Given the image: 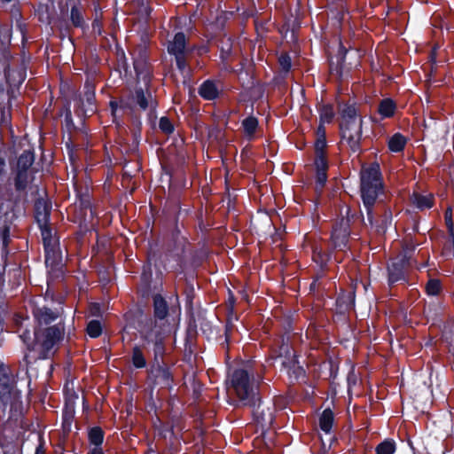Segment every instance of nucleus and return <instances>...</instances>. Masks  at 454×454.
<instances>
[{"label": "nucleus", "mask_w": 454, "mask_h": 454, "mask_svg": "<svg viewBox=\"0 0 454 454\" xmlns=\"http://www.w3.org/2000/svg\"><path fill=\"white\" fill-rule=\"evenodd\" d=\"M10 43L9 30L0 27V124L8 126L11 121L12 100L25 80L22 67L7 63L6 50Z\"/></svg>", "instance_id": "1"}, {"label": "nucleus", "mask_w": 454, "mask_h": 454, "mask_svg": "<svg viewBox=\"0 0 454 454\" xmlns=\"http://www.w3.org/2000/svg\"><path fill=\"white\" fill-rule=\"evenodd\" d=\"M50 207L43 200L35 203V219L41 230L45 249V263L48 267L55 268L61 264L63 255L59 248V239L53 230L48 225Z\"/></svg>", "instance_id": "2"}, {"label": "nucleus", "mask_w": 454, "mask_h": 454, "mask_svg": "<svg viewBox=\"0 0 454 454\" xmlns=\"http://www.w3.org/2000/svg\"><path fill=\"white\" fill-rule=\"evenodd\" d=\"M258 384L259 380L252 370L238 369L230 377L231 389L244 404H255Z\"/></svg>", "instance_id": "3"}, {"label": "nucleus", "mask_w": 454, "mask_h": 454, "mask_svg": "<svg viewBox=\"0 0 454 454\" xmlns=\"http://www.w3.org/2000/svg\"><path fill=\"white\" fill-rule=\"evenodd\" d=\"M381 187L380 166L372 164L364 168L361 171V195L367 208L373 205Z\"/></svg>", "instance_id": "4"}, {"label": "nucleus", "mask_w": 454, "mask_h": 454, "mask_svg": "<svg viewBox=\"0 0 454 454\" xmlns=\"http://www.w3.org/2000/svg\"><path fill=\"white\" fill-rule=\"evenodd\" d=\"M35 157L30 150L21 153L14 167V183L17 191L32 189L35 181V168L32 167Z\"/></svg>", "instance_id": "5"}, {"label": "nucleus", "mask_w": 454, "mask_h": 454, "mask_svg": "<svg viewBox=\"0 0 454 454\" xmlns=\"http://www.w3.org/2000/svg\"><path fill=\"white\" fill-rule=\"evenodd\" d=\"M21 209L20 203L11 199L4 200L0 204V237L4 246L7 245L10 228L14 219L21 213Z\"/></svg>", "instance_id": "6"}, {"label": "nucleus", "mask_w": 454, "mask_h": 454, "mask_svg": "<svg viewBox=\"0 0 454 454\" xmlns=\"http://www.w3.org/2000/svg\"><path fill=\"white\" fill-rule=\"evenodd\" d=\"M63 331L59 327L52 326L35 333V348L43 358L53 353V348L62 339Z\"/></svg>", "instance_id": "7"}, {"label": "nucleus", "mask_w": 454, "mask_h": 454, "mask_svg": "<svg viewBox=\"0 0 454 454\" xmlns=\"http://www.w3.org/2000/svg\"><path fill=\"white\" fill-rule=\"evenodd\" d=\"M20 392L14 387L11 377L4 372L0 376V408L4 411L18 409L20 406Z\"/></svg>", "instance_id": "8"}, {"label": "nucleus", "mask_w": 454, "mask_h": 454, "mask_svg": "<svg viewBox=\"0 0 454 454\" xmlns=\"http://www.w3.org/2000/svg\"><path fill=\"white\" fill-rule=\"evenodd\" d=\"M135 104H137L143 110L147 108L153 109L156 106V102L153 99L152 93L150 91L145 92L140 89L136 90L135 95L121 99L120 102V108L123 110L132 109Z\"/></svg>", "instance_id": "9"}, {"label": "nucleus", "mask_w": 454, "mask_h": 454, "mask_svg": "<svg viewBox=\"0 0 454 454\" xmlns=\"http://www.w3.org/2000/svg\"><path fill=\"white\" fill-rule=\"evenodd\" d=\"M278 357L281 359V364L287 369V373L295 379L303 374V369L298 365L292 348L288 342H283L279 348Z\"/></svg>", "instance_id": "10"}, {"label": "nucleus", "mask_w": 454, "mask_h": 454, "mask_svg": "<svg viewBox=\"0 0 454 454\" xmlns=\"http://www.w3.org/2000/svg\"><path fill=\"white\" fill-rule=\"evenodd\" d=\"M342 142L346 143L353 153L360 149L361 121H352L346 125H340Z\"/></svg>", "instance_id": "11"}, {"label": "nucleus", "mask_w": 454, "mask_h": 454, "mask_svg": "<svg viewBox=\"0 0 454 454\" xmlns=\"http://www.w3.org/2000/svg\"><path fill=\"white\" fill-rule=\"evenodd\" d=\"M349 220L341 218L333 227L332 232V243L335 247L341 249L347 244L349 235Z\"/></svg>", "instance_id": "12"}, {"label": "nucleus", "mask_w": 454, "mask_h": 454, "mask_svg": "<svg viewBox=\"0 0 454 454\" xmlns=\"http://www.w3.org/2000/svg\"><path fill=\"white\" fill-rule=\"evenodd\" d=\"M254 417L262 429L270 427L274 421L273 411L270 407L259 405L254 411Z\"/></svg>", "instance_id": "13"}, {"label": "nucleus", "mask_w": 454, "mask_h": 454, "mask_svg": "<svg viewBox=\"0 0 454 454\" xmlns=\"http://www.w3.org/2000/svg\"><path fill=\"white\" fill-rule=\"evenodd\" d=\"M199 93L203 98L213 100L219 95V89L213 82L206 81L200 85Z\"/></svg>", "instance_id": "14"}, {"label": "nucleus", "mask_w": 454, "mask_h": 454, "mask_svg": "<svg viewBox=\"0 0 454 454\" xmlns=\"http://www.w3.org/2000/svg\"><path fill=\"white\" fill-rule=\"evenodd\" d=\"M185 48V36L183 33H177L174 40L168 45V51L174 55L183 54Z\"/></svg>", "instance_id": "15"}, {"label": "nucleus", "mask_w": 454, "mask_h": 454, "mask_svg": "<svg viewBox=\"0 0 454 454\" xmlns=\"http://www.w3.org/2000/svg\"><path fill=\"white\" fill-rule=\"evenodd\" d=\"M171 374L169 371L161 366L155 368V384L160 385L162 387H170Z\"/></svg>", "instance_id": "16"}, {"label": "nucleus", "mask_w": 454, "mask_h": 454, "mask_svg": "<svg viewBox=\"0 0 454 454\" xmlns=\"http://www.w3.org/2000/svg\"><path fill=\"white\" fill-rule=\"evenodd\" d=\"M334 416L330 409H325L319 418V427L325 434H330L333 427Z\"/></svg>", "instance_id": "17"}, {"label": "nucleus", "mask_w": 454, "mask_h": 454, "mask_svg": "<svg viewBox=\"0 0 454 454\" xmlns=\"http://www.w3.org/2000/svg\"><path fill=\"white\" fill-rule=\"evenodd\" d=\"M412 203L419 209L423 210L425 208H430L433 206V196L432 194L428 195H420L418 193H414L411 198Z\"/></svg>", "instance_id": "18"}, {"label": "nucleus", "mask_w": 454, "mask_h": 454, "mask_svg": "<svg viewBox=\"0 0 454 454\" xmlns=\"http://www.w3.org/2000/svg\"><path fill=\"white\" fill-rule=\"evenodd\" d=\"M242 128L245 136L251 139L258 128V121L256 118L249 116L242 121Z\"/></svg>", "instance_id": "19"}, {"label": "nucleus", "mask_w": 454, "mask_h": 454, "mask_svg": "<svg viewBox=\"0 0 454 454\" xmlns=\"http://www.w3.org/2000/svg\"><path fill=\"white\" fill-rule=\"evenodd\" d=\"M395 104L390 98L383 99L379 106V113L384 118L391 117L395 111Z\"/></svg>", "instance_id": "20"}, {"label": "nucleus", "mask_w": 454, "mask_h": 454, "mask_svg": "<svg viewBox=\"0 0 454 454\" xmlns=\"http://www.w3.org/2000/svg\"><path fill=\"white\" fill-rule=\"evenodd\" d=\"M406 144L405 137L400 133L395 134L388 140V148L391 152H401Z\"/></svg>", "instance_id": "21"}, {"label": "nucleus", "mask_w": 454, "mask_h": 454, "mask_svg": "<svg viewBox=\"0 0 454 454\" xmlns=\"http://www.w3.org/2000/svg\"><path fill=\"white\" fill-rule=\"evenodd\" d=\"M342 122L341 125H346L352 121H361L356 116V109L352 106H346L341 110Z\"/></svg>", "instance_id": "22"}, {"label": "nucleus", "mask_w": 454, "mask_h": 454, "mask_svg": "<svg viewBox=\"0 0 454 454\" xmlns=\"http://www.w3.org/2000/svg\"><path fill=\"white\" fill-rule=\"evenodd\" d=\"M34 313L40 322H43L45 324L57 317V314L47 308H37Z\"/></svg>", "instance_id": "23"}, {"label": "nucleus", "mask_w": 454, "mask_h": 454, "mask_svg": "<svg viewBox=\"0 0 454 454\" xmlns=\"http://www.w3.org/2000/svg\"><path fill=\"white\" fill-rule=\"evenodd\" d=\"M395 444L393 441L386 440L380 443L376 448L377 454H394Z\"/></svg>", "instance_id": "24"}, {"label": "nucleus", "mask_w": 454, "mask_h": 454, "mask_svg": "<svg viewBox=\"0 0 454 454\" xmlns=\"http://www.w3.org/2000/svg\"><path fill=\"white\" fill-rule=\"evenodd\" d=\"M89 438L90 443L95 445V448H99L104 438L102 430L98 427L92 428L89 434Z\"/></svg>", "instance_id": "25"}, {"label": "nucleus", "mask_w": 454, "mask_h": 454, "mask_svg": "<svg viewBox=\"0 0 454 454\" xmlns=\"http://www.w3.org/2000/svg\"><path fill=\"white\" fill-rule=\"evenodd\" d=\"M154 310L155 315L159 318H163L167 315V305L165 301L161 297H155L154 298Z\"/></svg>", "instance_id": "26"}, {"label": "nucleus", "mask_w": 454, "mask_h": 454, "mask_svg": "<svg viewBox=\"0 0 454 454\" xmlns=\"http://www.w3.org/2000/svg\"><path fill=\"white\" fill-rule=\"evenodd\" d=\"M388 272H389V281L391 283L397 282V281L401 280L402 278H403V272L402 269L399 268V266L396 263H393L388 268Z\"/></svg>", "instance_id": "27"}, {"label": "nucleus", "mask_w": 454, "mask_h": 454, "mask_svg": "<svg viewBox=\"0 0 454 454\" xmlns=\"http://www.w3.org/2000/svg\"><path fill=\"white\" fill-rule=\"evenodd\" d=\"M101 324L98 320L90 321L87 325V333L92 338H97L101 334Z\"/></svg>", "instance_id": "28"}, {"label": "nucleus", "mask_w": 454, "mask_h": 454, "mask_svg": "<svg viewBox=\"0 0 454 454\" xmlns=\"http://www.w3.org/2000/svg\"><path fill=\"white\" fill-rule=\"evenodd\" d=\"M326 142L325 137V130L321 127L318 129V137L315 144L317 154H323L324 149L325 148Z\"/></svg>", "instance_id": "29"}, {"label": "nucleus", "mask_w": 454, "mask_h": 454, "mask_svg": "<svg viewBox=\"0 0 454 454\" xmlns=\"http://www.w3.org/2000/svg\"><path fill=\"white\" fill-rule=\"evenodd\" d=\"M334 115L333 109L331 106H324L320 110V119L322 122H330Z\"/></svg>", "instance_id": "30"}, {"label": "nucleus", "mask_w": 454, "mask_h": 454, "mask_svg": "<svg viewBox=\"0 0 454 454\" xmlns=\"http://www.w3.org/2000/svg\"><path fill=\"white\" fill-rule=\"evenodd\" d=\"M133 364L137 368H142L145 366V357L141 352V350L138 348H135L133 350Z\"/></svg>", "instance_id": "31"}, {"label": "nucleus", "mask_w": 454, "mask_h": 454, "mask_svg": "<svg viewBox=\"0 0 454 454\" xmlns=\"http://www.w3.org/2000/svg\"><path fill=\"white\" fill-rule=\"evenodd\" d=\"M426 290L429 295H436L440 293L441 284L436 279H431L428 281Z\"/></svg>", "instance_id": "32"}, {"label": "nucleus", "mask_w": 454, "mask_h": 454, "mask_svg": "<svg viewBox=\"0 0 454 454\" xmlns=\"http://www.w3.org/2000/svg\"><path fill=\"white\" fill-rule=\"evenodd\" d=\"M159 126H160V129L167 134L172 133L174 130V127H173L171 121L167 117L160 118Z\"/></svg>", "instance_id": "33"}, {"label": "nucleus", "mask_w": 454, "mask_h": 454, "mask_svg": "<svg viewBox=\"0 0 454 454\" xmlns=\"http://www.w3.org/2000/svg\"><path fill=\"white\" fill-rule=\"evenodd\" d=\"M315 164L317 171H326L327 162L324 154H317Z\"/></svg>", "instance_id": "34"}, {"label": "nucleus", "mask_w": 454, "mask_h": 454, "mask_svg": "<svg viewBox=\"0 0 454 454\" xmlns=\"http://www.w3.org/2000/svg\"><path fill=\"white\" fill-rule=\"evenodd\" d=\"M278 62L283 71L288 72L291 68V59L288 55L283 54L279 57Z\"/></svg>", "instance_id": "35"}, {"label": "nucleus", "mask_w": 454, "mask_h": 454, "mask_svg": "<svg viewBox=\"0 0 454 454\" xmlns=\"http://www.w3.org/2000/svg\"><path fill=\"white\" fill-rule=\"evenodd\" d=\"M71 20L74 26H82V16L78 9L73 8L71 11Z\"/></svg>", "instance_id": "36"}, {"label": "nucleus", "mask_w": 454, "mask_h": 454, "mask_svg": "<svg viewBox=\"0 0 454 454\" xmlns=\"http://www.w3.org/2000/svg\"><path fill=\"white\" fill-rule=\"evenodd\" d=\"M86 97V102L88 105V109L85 110V112H94L95 109L93 107V101H94V93L92 91H87L85 93Z\"/></svg>", "instance_id": "37"}, {"label": "nucleus", "mask_w": 454, "mask_h": 454, "mask_svg": "<svg viewBox=\"0 0 454 454\" xmlns=\"http://www.w3.org/2000/svg\"><path fill=\"white\" fill-rule=\"evenodd\" d=\"M314 260L316 262H319L321 264L323 263H325L326 261L328 260V257L327 255H323V253L321 250H317V248L315 249L314 251Z\"/></svg>", "instance_id": "38"}, {"label": "nucleus", "mask_w": 454, "mask_h": 454, "mask_svg": "<svg viewBox=\"0 0 454 454\" xmlns=\"http://www.w3.org/2000/svg\"><path fill=\"white\" fill-rule=\"evenodd\" d=\"M317 182L322 187L326 182V171H317Z\"/></svg>", "instance_id": "39"}, {"label": "nucleus", "mask_w": 454, "mask_h": 454, "mask_svg": "<svg viewBox=\"0 0 454 454\" xmlns=\"http://www.w3.org/2000/svg\"><path fill=\"white\" fill-rule=\"evenodd\" d=\"M176 64H177V67H179V69H181V70L184 69L185 67V62H184V58L182 57V54L176 55Z\"/></svg>", "instance_id": "40"}, {"label": "nucleus", "mask_w": 454, "mask_h": 454, "mask_svg": "<svg viewBox=\"0 0 454 454\" xmlns=\"http://www.w3.org/2000/svg\"><path fill=\"white\" fill-rule=\"evenodd\" d=\"M445 219H446V223H447L448 226L450 228H452L453 223H452V219H451V210L450 208L445 213Z\"/></svg>", "instance_id": "41"}, {"label": "nucleus", "mask_w": 454, "mask_h": 454, "mask_svg": "<svg viewBox=\"0 0 454 454\" xmlns=\"http://www.w3.org/2000/svg\"><path fill=\"white\" fill-rule=\"evenodd\" d=\"M110 106H111V109H112V113H113V115L114 117L115 118L116 115H117V111H118V104L114 101H111L110 103Z\"/></svg>", "instance_id": "42"}, {"label": "nucleus", "mask_w": 454, "mask_h": 454, "mask_svg": "<svg viewBox=\"0 0 454 454\" xmlns=\"http://www.w3.org/2000/svg\"><path fill=\"white\" fill-rule=\"evenodd\" d=\"M91 454H104L100 448H94L91 450Z\"/></svg>", "instance_id": "43"}, {"label": "nucleus", "mask_w": 454, "mask_h": 454, "mask_svg": "<svg viewBox=\"0 0 454 454\" xmlns=\"http://www.w3.org/2000/svg\"><path fill=\"white\" fill-rule=\"evenodd\" d=\"M155 348H156V353H160L161 352L162 347H161L160 342H156Z\"/></svg>", "instance_id": "44"}, {"label": "nucleus", "mask_w": 454, "mask_h": 454, "mask_svg": "<svg viewBox=\"0 0 454 454\" xmlns=\"http://www.w3.org/2000/svg\"><path fill=\"white\" fill-rule=\"evenodd\" d=\"M35 454H44V453H43V451L41 450V448H40V447H38V448L36 449V452H35Z\"/></svg>", "instance_id": "45"}, {"label": "nucleus", "mask_w": 454, "mask_h": 454, "mask_svg": "<svg viewBox=\"0 0 454 454\" xmlns=\"http://www.w3.org/2000/svg\"><path fill=\"white\" fill-rule=\"evenodd\" d=\"M4 166V160H0V170L3 168Z\"/></svg>", "instance_id": "46"}, {"label": "nucleus", "mask_w": 454, "mask_h": 454, "mask_svg": "<svg viewBox=\"0 0 454 454\" xmlns=\"http://www.w3.org/2000/svg\"><path fill=\"white\" fill-rule=\"evenodd\" d=\"M135 69L137 70L138 68V63L137 61L134 62Z\"/></svg>", "instance_id": "47"}, {"label": "nucleus", "mask_w": 454, "mask_h": 454, "mask_svg": "<svg viewBox=\"0 0 454 454\" xmlns=\"http://www.w3.org/2000/svg\"><path fill=\"white\" fill-rule=\"evenodd\" d=\"M378 231H380V232H382V233H383V232H385V230L381 229V230H379Z\"/></svg>", "instance_id": "48"}]
</instances>
